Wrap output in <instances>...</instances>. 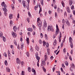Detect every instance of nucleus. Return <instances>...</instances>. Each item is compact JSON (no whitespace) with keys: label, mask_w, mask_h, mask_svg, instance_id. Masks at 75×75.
Wrapping results in <instances>:
<instances>
[{"label":"nucleus","mask_w":75,"mask_h":75,"mask_svg":"<svg viewBox=\"0 0 75 75\" xmlns=\"http://www.w3.org/2000/svg\"><path fill=\"white\" fill-rule=\"evenodd\" d=\"M69 40L70 43L72 42V39L71 38V37H69Z\"/></svg>","instance_id":"6ab92c4d"},{"label":"nucleus","mask_w":75,"mask_h":75,"mask_svg":"<svg viewBox=\"0 0 75 75\" xmlns=\"http://www.w3.org/2000/svg\"><path fill=\"white\" fill-rule=\"evenodd\" d=\"M62 23H65V20L63 19L62 20Z\"/></svg>","instance_id":"864d4df0"},{"label":"nucleus","mask_w":75,"mask_h":75,"mask_svg":"<svg viewBox=\"0 0 75 75\" xmlns=\"http://www.w3.org/2000/svg\"><path fill=\"white\" fill-rule=\"evenodd\" d=\"M53 59L54 57H53V56H51V57H50L51 60H52Z\"/></svg>","instance_id":"680f3d73"},{"label":"nucleus","mask_w":75,"mask_h":75,"mask_svg":"<svg viewBox=\"0 0 75 75\" xmlns=\"http://www.w3.org/2000/svg\"><path fill=\"white\" fill-rule=\"evenodd\" d=\"M44 0H42L40 1V3L42 6L44 5Z\"/></svg>","instance_id":"5701e85b"},{"label":"nucleus","mask_w":75,"mask_h":75,"mask_svg":"<svg viewBox=\"0 0 75 75\" xmlns=\"http://www.w3.org/2000/svg\"><path fill=\"white\" fill-rule=\"evenodd\" d=\"M16 62L19 64H21V61L18 58H17L16 59Z\"/></svg>","instance_id":"423d86ee"},{"label":"nucleus","mask_w":75,"mask_h":75,"mask_svg":"<svg viewBox=\"0 0 75 75\" xmlns=\"http://www.w3.org/2000/svg\"><path fill=\"white\" fill-rule=\"evenodd\" d=\"M28 30L29 31H30V32H33V30L32 28H29L28 29Z\"/></svg>","instance_id":"ddd939ff"},{"label":"nucleus","mask_w":75,"mask_h":75,"mask_svg":"<svg viewBox=\"0 0 75 75\" xmlns=\"http://www.w3.org/2000/svg\"><path fill=\"white\" fill-rule=\"evenodd\" d=\"M8 57H10L11 55V54H10V52L9 50L8 51Z\"/></svg>","instance_id":"bb28decb"},{"label":"nucleus","mask_w":75,"mask_h":75,"mask_svg":"<svg viewBox=\"0 0 75 75\" xmlns=\"http://www.w3.org/2000/svg\"><path fill=\"white\" fill-rule=\"evenodd\" d=\"M46 27H45L44 26H43V29L44 31H45V29H46Z\"/></svg>","instance_id":"72a5a7b5"},{"label":"nucleus","mask_w":75,"mask_h":75,"mask_svg":"<svg viewBox=\"0 0 75 75\" xmlns=\"http://www.w3.org/2000/svg\"><path fill=\"white\" fill-rule=\"evenodd\" d=\"M42 11V9L41 8H40V10L39 11V13L40 14V13H41Z\"/></svg>","instance_id":"bf43d9fd"},{"label":"nucleus","mask_w":75,"mask_h":75,"mask_svg":"<svg viewBox=\"0 0 75 75\" xmlns=\"http://www.w3.org/2000/svg\"><path fill=\"white\" fill-rule=\"evenodd\" d=\"M65 64L66 66H68V62H67L66 61L65 63Z\"/></svg>","instance_id":"37998d69"},{"label":"nucleus","mask_w":75,"mask_h":75,"mask_svg":"<svg viewBox=\"0 0 75 75\" xmlns=\"http://www.w3.org/2000/svg\"><path fill=\"white\" fill-rule=\"evenodd\" d=\"M74 69V68H73L72 67H70V68H69V70L70 71H71V72H72L73 71V69Z\"/></svg>","instance_id":"393cba45"},{"label":"nucleus","mask_w":75,"mask_h":75,"mask_svg":"<svg viewBox=\"0 0 75 75\" xmlns=\"http://www.w3.org/2000/svg\"><path fill=\"white\" fill-rule=\"evenodd\" d=\"M66 23L67 24V25H68V26H69V25L70 24V23H69V21L68 19H66Z\"/></svg>","instance_id":"1a4fd4ad"},{"label":"nucleus","mask_w":75,"mask_h":75,"mask_svg":"<svg viewBox=\"0 0 75 75\" xmlns=\"http://www.w3.org/2000/svg\"><path fill=\"white\" fill-rule=\"evenodd\" d=\"M28 15H29V17H30L31 16V15L30 12L29 11H28Z\"/></svg>","instance_id":"58836bf2"},{"label":"nucleus","mask_w":75,"mask_h":75,"mask_svg":"<svg viewBox=\"0 0 75 75\" xmlns=\"http://www.w3.org/2000/svg\"><path fill=\"white\" fill-rule=\"evenodd\" d=\"M55 16L56 17H57V12H55Z\"/></svg>","instance_id":"338daca9"},{"label":"nucleus","mask_w":75,"mask_h":75,"mask_svg":"<svg viewBox=\"0 0 75 75\" xmlns=\"http://www.w3.org/2000/svg\"><path fill=\"white\" fill-rule=\"evenodd\" d=\"M63 51L64 52H66V48H64L63 50Z\"/></svg>","instance_id":"4d7b16f0"},{"label":"nucleus","mask_w":75,"mask_h":75,"mask_svg":"<svg viewBox=\"0 0 75 75\" xmlns=\"http://www.w3.org/2000/svg\"><path fill=\"white\" fill-rule=\"evenodd\" d=\"M9 17L10 19H12L13 18V14H10L9 15Z\"/></svg>","instance_id":"412c9836"},{"label":"nucleus","mask_w":75,"mask_h":75,"mask_svg":"<svg viewBox=\"0 0 75 75\" xmlns=\"http://www.w3.org/2000/svg\"><path fill=\"white\" fill-rule=\"evenodd\" d=\"M27 20L28 22V23H30V18H27L26 19Z\"/></svg>","instance_id":"ea45409f"},{"label":"nucleus","mask_w":75,"mask_h":75,"mask_svg":"<svg viewBox=\"0 0 75 75\" xmlns=\"http://www.w3.org/2000/svg\"><path fill=\"white\" fill-rule=\"evenodd\" d=\"M36 59H37V60H40V57L38 56V57H36Z\"/></svg>","instance_id":"5fc2aeb1"},{"label":"nucleus","mask_w":75,"mask_h":75,"mask_svg":"<svg viewBox=\"0 0 75 75\" xmlns=\"http://www.w3.org/2000/svg\"><path fill=\"white\" fill-rule=\"evenodd\" d=\"M54 29L52 28V26L51 27L50 26H48L47 28V31H51L52 32H54Z\"/></svg>","instance_id":"f03ea898"},{"label":"nucleus","mask_w":75,"mask_h":75,"mask_svg":"<svg viewBox=\"0 0 75 75\" xmlns=\"http://www.w3.org/2000/svg\"><path fill=\"white\" fill-rule=\"evenodd\" d=\"M44 58H45V61H47V59H48V57H47V55H45V57H44Z\"/></svg>","instance_id":"4be33fe9"},{"label":"nucleus","mask_w":75,"mask_h":75,"mask_svg":"<svg viewBox=\"0 0 75 75\" xmlns=\"http://www.w3.org/2000/svg\"><path fill=\"white\" fill-rule=\"evenodd\" d=\"M38 7V5H37L35 7V10H36V8Z\"/></svg>","instance_id":"6e6d98bb"},{"label":"nucleus","mask_w":75,"mask_h":75,"mask_svg":"<svg viewBox=\"0 0 75 75\" xmlns=\"http://www.w3.org/2000/svg\"><path fill=\"white\" fill-rule=\"evenodd\" d=\"M38 52H36L35 53V57H38Z\"/></svg>","instance_id":"3c124183"},{"label":"nucleus","mask_w":75,"mask_h":75,"mask_svg":"<svg viewBox=\"0 0 75 75\" xmlns=\"http://www.w3.org/2000/svg\"><path fill=\"white\" fill-rule=\"evenodd\" d=\"M71 67H72V68H75V65H74V64L73 63H72V64H71Z\"/></svg>","instance_id":"b1692460"},{"label":"nucleus","mask_w":75,"mask_h":75,"mask_svg":"<svg viewBox=\"0 0 75 75\" xmlns=\"http://www.w3.org/2000/svg\"><path fill=\"white\" fill-rule=\"evenodd\" d=\"M71 8L72 10H74V6L72 5L71 7Z\"/></svg>","instance_id":"8fccbe9b"},{"label":"nucleus","mask_w":75,"mask_h":75,"mask_svg":"<svg viewBox=\"0 0 75 75\" xmlns=\"http://www.w3.org/2000/svg\"><path fill=\"white\" fill-rule=\"evenodd\" d=\"M43 37V34H42V33H40V37H41V38H42Z\"/></svg>","instance_id":"603ef678"},{"label":"nucleus","mask_w":75,"mask_h":75,"mask_svg":"<svg viewBox=\"0 0 75 75\" xmlns=\"http://www.w3.org/2000/svg\"><path fill=\"white\" fill-rule=\"evenodd\" d=\"M62 67H63V68H65V66H64V64H62Z\"/></svg>","instance_id":"79ce46f5"},{"label":"nucleus","mask_w":75,"mask_h":75,"mask_svg":"<svg viewBox=\"0 0 75 75\" xmlns=\"http://www.w3.org/2000/svg\"><path fill=\"white\" fill-rule=\"evenodd\" d=\"M6 71H7V72H10V69L8 67H7V68H6Z\"/></svg>","instance_id":"aec40b11"},{"label":"nucleus","mask_w":75,"mask_h":75,"mask_svg":"<svg viewBox=\"0 0 75 75\" xmlns=\"http://www.w3.org/2000/svg\"><path fill=\"white\" fill-rule=\"evenodd\" d=\"M0 37H3V33L1 32H0Z\"/></svg>","instance_id":"2f4dec72"},{"label":"nucleus","mask_w":75,"mask_h":75,"mask_svg":"<svg viewBox=\"0 0 75 75\" xmlns=\"http://www.w3.org/2000/svg\"><path fill=\"white\" fill-rule=\"evenodd\" d=\"M14 44L16 45H17V42H16V40H15L14 42Z\"/></svg>","instance_id":"69168bd1"},{"label":"nucleus","mask_w":75,"mask_h":75,"mask_svg":"<svg viewBox=\"0 0 75 75\" xmlns=\"http://www.w3.org/2000/svg\"><path fill=\"white\" fill-rule=\"evenodd\" d=\"M3 41H6V38L3 37Z\"/></svg>","instance_id":"c03bdc74"},{"label":"nucleus","mask_w":75,"mask_h":75,"mask_svg":"<svg viewBox=\"0 0 75 75\" xmlns=\"http://www.w3.org/2000/svg\"><path fill=\"white\" fill-rule=\"evenodd\" d=\"M46 45V47H48L49 46V44H48V42H47L46 43V45Z\"/></svg>","instance_id":"09e8293b"},{"label":"nucleus","mask_w":75,"mask_h":75,"mask_svg":"<svg viewBox=\"0 0 75 75\" xmlns=\"http://www.w3.org/2000/svg\"><path fill=\"white\" fill-rule=\"evenodd\" d=\"M59 29L58 28V25L57 24L56 25V32L55 33V35H57V34H58V32H59Z\"/></svg>","instance_id":"20e7f679"},{"label":"nucleus","mask_w":75,"mask_h":75,"mask_svg":"<svg viewBox=\"0 0 75 75\" xmlns=\"http://www.w3.org/2000/svg\"><path fill=\"white\" fill-rule=\"evenodd\" d=\"M13 29L14 30V31L16 32L17 31V27L16 26H14L13 27Z\"/></svg>","instance_id":"2eb2a0df"},{"label":"nucleus","mask_w":75,"mask_h":75,"mask_svg":"<svg viewBox=\"0 0 75 75\" xmlns=\"http://www.w3.org/2000/svg\"><path fill=\"white\" fill-rule=\"evenodd\" d=\"M22 4H23L24 7H27V8L28 9V10H29V4H28L27 6H26L24 2H23L22 3Z\"/></svg>","instance_id":"7ed1b4c3"},{"label":"nucleus","mask_w":75,"mask_h":75,"mask_svg":"<svg viewBox=\"0 0 75 75\" xmlns=\"http://www.w3.org/2000/svg\"><path fill=\"white\" fill-rule=\"evenodd\" d=\"M32 71L33 72H34V74H36V72L35 71V70H34L33 68H32Z\"/></svg>","instance_id":"f3484780"},{"label":"nucleus","mask_w":75,"mask_h":75,"mask_svg":"<svg viewBox=\"0 0 75 75\" xmlns=\"http://www.w3.org/2000/svg\"><path fill=\"white\" fill-rule=\"evenodd\" d=\"M69 4L70 6H72V0H69Z\"/></svg>","instance_id":"9b49d317"},{"label":"nucleus","mask_w":75,"mask_h":75,"mask_svg":"<svg viewBox=\"0 0 75 75\" xmlns=\"http://www.w3.org/2000/svg\"><path fill=\"white\" fill-rule=\"evenodd\" d=\"M25 74L24 73V71H22V73H21V75H25Z\"/></svg>","instance_id":"a19ab883"},{"label":"nucleus","mask_w":75,"mask_h":75,"mask_svg":"<svg viewBox=\"0 0 75 75\" xmlns=\"http://www.w3.org/2000/svg\"><path fill=\"white\" fill-rule=\"evenodd\" d=\"M11 7L13 10V9H14V5H13V4H11Z\"/></svg>","instance_id":"49530a36"},{"label":"nucleus","mask_w":75,"mask_h":75,"mask_svg":"<svg viewBox=\"0 0 75 75\" xmlns=\"http://www.w3.org/2000/svg\"><path fill=\"white\" fill-rule=\"evenodd\" d=\"M13 21H10V25H13Z\"/></svg>","instance_id":"e433bc0d"},{"label":"nucleus","mask_w":75,"mask_h":75,"mask_svg":"<svg viewBox=\"0 0 75 75\" xmlns=\"http://www.w3.org/2000/svg\"><path fill=\"white\" fill-rule=\"evenodd\" d=\"M43 24L44 26L45 27H47V22H46V21L45 20H44V21L43 22Z\"/></svg>","instance_id":"0eeeda50"},{"label":"nucleus","mask_w":75,"mask_h":75,"mask_svg":"<svg viewBox=\"0 0 75 75\" xmlns=\"http://www.w3.org/2000/svg\"><path fill=\"white\" fill-rule=\"evenodd\" d=\"M46 43L47 42H45V41H43V46H45Z\"/></svg>","instance_id":"473e14b6"},{"label":"nucleus","mask_w":75,"mask_h":75,"mask_svg":"<svg viewBox=\"0 0 75 75\" xmlns=\"http://www.w3.org/2000/svg\"><path fill=\"white\" fill-rule=\"evenodd\" d=\"M39 42L40 44H42V41L41 39L39 40Z\"/></svg>","instance_id":"e2e57ef3"},{"label":"nucleus","mask_w":75,"mask_h":75,"mask_svg":"<svg viewBox=\"0 0 75 75\" xmlns=\"http://www.w3.org/2000/svg\"><path fill=\"white\" fill-rule=\"evenodd\" d=\"M40 17L38 18L37 19V22H38V21H39L40 22Z\"/></svg>","instance_id":"de8ad7c7"},{"label":"nucleus","mask_w":75,"mask_h":75,"mask_svg":"<svg viewBox=\"0 0 75 75\" xmlns=\"http://www.w3.org/2000/svg\"><path fill=\"white\" fill-rule=\"evenodd\" d=\"M26 41L27 43V44L28 45L30 43V42L29 41V38H26Z\"/></svg>","instance_id":"4468645a"},{"label":"nucleus","mask_w":75,"mask_h":75,"mask_svg":"<svg viewBox=\"0 0 75 75\" xmlns=\"http://www.w3.org/2000/svg\"><path fill=\"white\" fill-rule=\"evenodd\" d=\"M21 50H23V48H24V44H23V43H21Z\"/></svg>","instance_id":"a211bd4d"},{"label":"nucleus","mask_w":75,"mask_h":75,"mask_svg":"<svg viewBox=\"0 0 75 75\" xmlns=\"http://www.w3.org/2000/svg\"><path fill=\"white\" fill-rule=\"evenodd\" d=\"M28 70L29 72H31V68H30V67H28Z\"/></svg>","instance_id":"c85d7f7f"},{"label":"nucleus","mask_w":75,"mask_h":75,"mask_svg":"<svg viewBox=\"0 0 75 75\" xmlns=\"http://www.w3.org/2000/svg\"><path fill=\"white\" fill-rule=\"evenodd\" d=\"M42 69L44 72H46V69H45V68L44 67H42Z\"/></svg>","instance_id":"a18cd8bd"},{"label":"nucleus","mask_w":75,"mask_h":75,"mask_svg":"<svg viewBox=\"0 0 75 75\" xmlns=\"http://www.w3.org/2000/svg\"><path fill=\"white\" fill-rule=\"evenodd\" d=\"M43 65H45V62L44 61H42L41 66H43Z\"/></svg>","instance_id":"6e6552de"},{"label":"nucleus","mask_w":75,"mask_h":75,"mask_svg":"<svg viewBox=\"0 0 75 75\" xmlns=\"http://www.w3.org/2000/svg\"><path fill=\"white\" fill-rule=\"evenodd\" d=\"M35 49L36 50H37L38 51L39 50V47H38V46H36L35 47Z\"/></svg>","instance_id":"7c9ffc66"},{"label":"nucleus","mask_w":75,"mask_h":75,"mask_svg":"<svg viewBox=\"0 0 75 75\" xmlns=\"http://www.w3.org/2000/svg\"><path fill=\"white\" fill-rule=\"evenodd\" d=\"M61 34H62L61 32H60V37H59V42H61Z\"/></svg>","instance_id":"dca6fc26"},{"label":"nucleus","mask_w":75,"mask_h":75,"mask_svg":"<svg viewBox=\"0 0 75 75\" xmlns=\"http://www.w3.org/2000/svg\"><path fill=\"white\" fill-rule=\"evenodd\" d=\"M1 5L2 7H4V8H3L2 9L4 11V13L5 16H6L7 14V9H6L7 6L6 5V4H5V3L4 2H3L1 3Z\"/></svg>","instance_id":"f257e3e1"},{"label":"nucleus","mask_w":75,"mask_h":75,"mask_svg":"<svg viewBox=\"0 0 75 75\" xmlns=\"http://www.w3.org/2000/svg\"><path fill=\"white\" fill-rule=\"evenodd\" d=\"M37 25L38 27H41V26H42V24L41 23H40V22H39L37 23Z\"/></svg>","instance_id":"f8f14e48"},{"label":"nucleus","mask_w":75,"mask_h":75,"mask_svg":"<svg viewBox=\"0 0 75 75\" xmlns=\"http://www.w3.org/2000/svg\"><path fill=\"white\" fill-rule=\"evenodd\" d=\"M12 35L13 37H14V38H15V37H17V34H15V33L13 32H12Z\"/></svg>","instance_id":"39448f33"},{"label":"nucleus","mask_w":75,"mask_h":75,"mask_svg":"<svg viewBox=\"0 0 75 75\" xmlns=\"http://www.w3.org/2000/svg\"><path fill=\"white\" fill-rule=\"evenodd\" d=\"M73 12L74 15H75V11L74 10H73Z\"/></svg>","instance_id":"774afa93"},{"label":"nucleus","mask_w":75,"mask_h":75,"mask_svg":"<svg viewBox=\"0 0 75 75\" xmlns=\"http://www.w3.org/2000/svg\"><path fill=\"white\" fill-rule=\"evenodd\" d=\"M45 37L46 40H48V36H47V34L45 35Z\"/></svg>","instance_id":"c756f323"},{"label":"nucleus","mask_w":75,"mask_h":75,"mask_svg":"<svg viewBox=\"0 0 75 75\" xmlns=\"http://www.w3.org/2000/svg\"><path fill=\"white\" fill-rule=\"evenodd\" d=\"M26 55L27 56V57H29V53L28 52L26 53Z\"/></svg>","instance_id":"13d9d810"},{"label":"nucleus","mask_w":75,"mask_h":75,"mask_svg":"<svg viewBox=\"0 0 75 75\" xmlns=\"http://www.w3.org/2000/svg\"><path fill=\"white\" fill-rule=\"evenodd\" d=\"M62 5L63 6V7H64V2L63 1H62Z\"/></svg>","instance_id":"0e129e2a"},{"label":"nucleus","mask_w":75,"mask_h":75,"mask_svg":"<svg viewBox=\"0 0 75 75\" xmlns=\"http://www.w3.org/2000/svg\"><path fill=\"white\" fill-rule=\"evenodd\" d=\"M70 43V47L71 48H72V47H73V43H72V42H71Z\"/></svg>","instance_id":"c9c22d12"},{"label":"nucleus","mask_w":75,"mask_h":75,"mask_svg":"<svg viewBox=\"0 0 75 75\" xmlns=\"http://www.w3.org/2000/svg\"><path fill=\"white\" fill-rule=\"evenodd\" d=\"M57 11L58 13H60V12H61V11L60 10V8H57Z\"/></svg>","instance_id":"cd10ccee"},{"label":"nucleus","mask_w":75,"mask_h":75,"mask_svg":"<svg viewBox=\"0 0 75 75\" xmlns=\"http://www.w3.org/2000/svg\"><path fill=\"white\" fill-rule=\"evenodd\" d=\"M66 10H67L68 13H70V12L71 11H70L69 8V7H68V6H67L66 7Z\"/></svg>","instance_id":"9d476101"},{"label":"nucleus","mask_w":75,"mask_h":75,"mask_svg":"<svg viewBox=\"0 0 75 75\" xmlns=\"http://www.w3.org/2000/svg\"><path fill=\"white\" fill-rule=\"evenodd\" d=\"M50 49H48L47 50V54L48 55H50Z\"/></svg>","instance_id":"4c0bfd02"},{"label":"nucleus","mask_w":75,"mask_h":75,"mask_svg":"<svg viewBox=\"0 0 75 75\" xmlns=\"http://www.w3.org/2000/svg\"><path fill=\"white\" fill-rule=\"evenodd\" d=\"M3 56H5V57H7V54H6V52L3 53Z\"/></svg>","instance_id":"f704fd0d"},{"label":"nucleus","mask_w":75,"mask_h":75,"mask_svg":"<svg viewBox=\"0 0 75 75\" xmlns=\"http://www.w3.org/2000/svg\"><path fill=\"white\" fill-rule=\"evenodd\" d=\"M4 64L6 65H8V63L7 62V60H5V61Z\"/></svg>","instance_id":"a878e982"},{"label":"nucleus","mask_w":75,"mask_h":75,"mask_svg":"<svg viewBox=\"0 0 75 75\" xmlns=\"http://www.w3.org/2000/svg\"><path fill=\"white\" fill-rule=\"evenodd\" d=\"M33 4L35 5V0H33Z\"/></svg>","instance_id":"052dcab7"}]
</instances>
